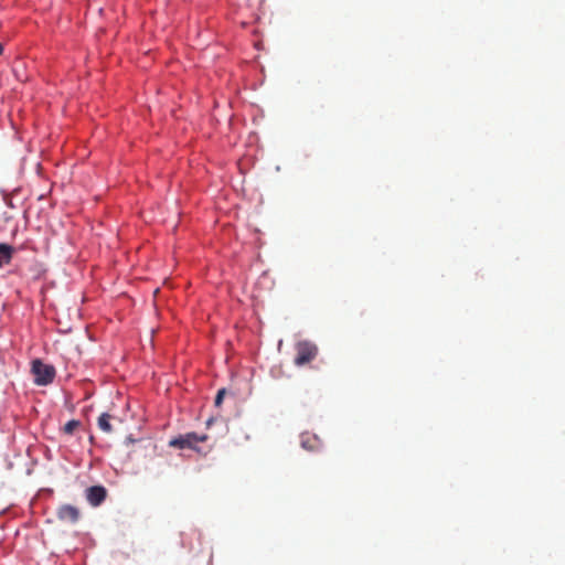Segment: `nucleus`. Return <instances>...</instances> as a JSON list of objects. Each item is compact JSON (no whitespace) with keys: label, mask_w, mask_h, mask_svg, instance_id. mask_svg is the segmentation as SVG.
<instances>
[{"label":"nucleus","mask_w":565,"mask_h":565,"mask_svg":"<svg viewBox=\"0 0 565 565\" xmlns=\"http://www.w3.org/2000/svg\"><path fill=\"white\" fill-rule=\"evenodd\" d=\"M110 419H111V416L107 413H103L99 417H98V420H97V425L99 427L100 430L109 434L113 431V427L110 425Z\"/></svg>","instance_id":"6e6552de"},{"label":"nucleus","mask_w":565,"mask_h":565,"mask_svg":"<svg viewBox=\"0 0 565 565\" xmlns=\"http://www.w3.org/2000/svg\"><path fill=\"white\" fill-rule=\"evenodd\" d=\"M81 426H82V423H81L79 420H77V419H72V420L67 422V423L63 426L62 430H63V433H64V434H66V435H72V434H74V433H75V430H77Z\"/></svg>","instance_id":"1a4fd4ad"},{"label":"nucleus","mask_w":565,"mask_h":565,"mask_svg":"<svg viewBox=\"0 0 565 565\" xmlns=\"http://www.w3.org/2000/svg\"><path fill=\"white\" fill-rule=\"evenodd\" d=\"M3 53V45L0 43V55Z\"/></svg>","instance_id":"9b49d317"},{"label":"nucleus","mask_w":565,"mask_h":565,"mask_svg":"<svg viewBox=\"0 0 565 565\" xmlns=\"http://www.w3.org/2000/svg\"><path fill=\"white\" fill-rule=\"evenodd\" d=\"M318 348L309 341H301L296 344L295 364L298 366L310 363L316 359Z\"/></svg>","instance_id":"f03ea898"},{"label":"nucleus","mask_w":565,"mask_h":565,"mask_svg":"<svg viewBox=\"0 0 565 565\" xmlns=\"http://www.w3.org/2000/svg\"><path fill=\"white\" fill-rule=\"evenodd\" d=\"M301 446L306 450L316 451L322 446L320 438L317 435L305 433L301 435Z\"/></svg>","instance_id":"423d86ee"},{"label":"nucleus","mask_w":565,"mask_h":565,"mask_svg":"<svg viewBox=\"0 0 565 565\" xmlns=\"http://www.w3.org/2000/svg\"><path fill=\"white\" fill-rule=\"evenodd\" d=\"M31 372L34 375V383L41 386L52 383L55 377L54 366L43 363L40 359L32 361Z\"/></svg>","instance_id":"f257e3e1"},{"label":"nucleus","mask_w":565,"mask_h":565,"mask_svg":"<svg viewBox=\"0 0 565 565\" xmlns=\"http://www.w3.org/2000/svg\"><path fill=\"white\" fill-rule=\"evenodd\" d=\"M13 252L14 249L12 246L0 243V268L11 262Z\"/></svg>","instance_id":"0eeeda50"},{"label":"nucleus","mask_w":565,"mask_h":565,"mask_svg":"<svg viewBox=\"0 0 565 565\" xmlns=\"http://www.w3.org/2000/svg\"><path fill=\"white\" fill-rule=\"evenodd\" d=\"M225 395H226V390L225 388L218 390V392H217V394L215 396V401H214L215 406H217V407L221 406Z\"/></svg>","instance_id":"9d476101"},{"label":"nucleus","mask_w":565,"mask_h":565,"mask_svg":"<svg viewBox=\"0 0 565 565\" xmlns=\"http://www.w3.org/2000/svg\"><path fill=\"white\" fill-rule=\"evenodd\" d=\"M56 515L61 522L74 524L79 520L81 512L74 505L63 504L57 508Z\"/></svg>","instance_id":"20e7f679"},{"label":"nucleus","mask_w":565,"mask_h":565,"mask_svg":"<svg viewBox=\"0 0 565 565\" xmlns=\"http://www.w3.org/2000/svg\"><path fill=\"white\" fill-rule=\"evenodd\" d=\"M207 439L206 435H198L195 433H188L173 438L169 441V446L179 449H194L198 450L196 445Z\"/></svg>","instance_id":"7ed1b4c3"},{"label":"nucleus","mask_w":565,"mask_h":565,"mask_svg":"<svg viewBox=\"0 0 565 565\" xmlns=\"http://www.w3.org/2000/svg\"><path fill=\"white\" fill-rule=\"evenodd\" d=\"M107 497V490L103 486H93L86 490V499L93 507L100 505Z\"/></svg>","instance_id":"39448f33"}]
</instances>
